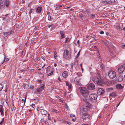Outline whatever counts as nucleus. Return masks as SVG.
<instances>
[{"label": "nucleus", "instance_id": "1", "mask_svg": "<svg viewBox=\"0 0 125 125\" xmlns=\"http://www.w3.org/2000/svg\"><path fill=\"white\" fill-rule=\"evenodd\" d=\"M79 90L81 94L85 97H87L90 93L89 91L84 87H80Z\"/></svg>", "mask_w": 125, "mask_h": 125}, {"label": "nucleus", "instance_id": "2", "mask_svg": "<svg viewBox=\"0 0 125 125\" xmlns=\"http://www.w3.org/2000/svg\"><path fill=\"white\" fill-rule=\"evenodd\" d=\"M92 80L94 83L97 84L98 85L102 86L104 84L103 80L99 79L97 77H94L92 78Z\"/></svg>", "mask_w": 125, "mask_h": 125}, {"label": "nucleus", "instance_id": "3", "mask_svg": "<svg viewBox=\"0 0 125 125\" xmlns=\"http://www.w3.org/2000/svg\"><path fill=\"white\" fill-rule=\"evenodd\" d=\"M97 95L95 93L89 95V99L92 102H95L96 101L97 97Z\"/></svg>", "mask_w": 125, "mask_h": 125}, {"label": "nucleus", "instance_id": "4", "mask_svg": "<svg viewBox=\"0 0 125 125\" xmlns=\"http://www.w3.org/2000/svg\"><path fill=\"white\" fill-rule=\"evenodd\" d=\"M9 3V0H4V1L2 0H0V5L1 6V7H4L5 5L6 7H8Z\"/></svg>", "mask_w": 125, "mask_h": 125}, {"label": "nucleus", "instance_id": "5", "mask_svg": "<svg viewBox=\"0 0 125 125\" xmlns=\"http://www.w3.org/2000/svg\"><path fill=\"white\" fill-rule=\"evenodd\" d=\"M71 55L69 52L67 50L64 51L63 54V57L66 59H68L70 58Z\"/></svg>", "mask_w": 125, "mask_h": 125}, {"label": "nucleus", "instance_id": "6", "mask_svg": "<svg viewBox=\"0 0 125 125\" xmlns=\"http://www.w3.org/2000/svg\"><path fill=\"white\" fill-rule=\"evenodd\" d=\"M108 74L110 78L113 79L115 77L116 74L114 71H110L108 73Z\"/></svg>", "mask_w": 125, "mask_h": 125}, {"label": "nucleus", "instance_id": "7", "mask_svg": "<svg viewBox=\"0 0 125 125\" xmlns=\"http://www.w3.org/2000/svg\"><path fill=\"white\" fill-rule=\"evenodd\" d=\"M90 115L87 113H84L82 116V119L85 121H87L90 119Z\"/></svg>", "mask_w": 125, "mask_h": 125}, {"label": "nucleus", "instance_id": "8", "mask_svg": "<svg viewBox=\"0 0 125 125\" xmlns=\"http://www.w3.org/2000/svg\"><path fill=\"white\" fill-rule=\"evenodd\" d=\"M46 72L47 73V74L49 76H50L53 73V71L52 69L51 68L50 66L48 67L46 70Z\"/></svg>", "mask_w": 125, "mask_h": 125}, {"label": "nucleus", "instance_id": "9", "mask_svg": "<svg viewBox=\"0 0 125 125\" xmlns=\"http://www.w3.org/2000/svg\"><path fill=\"white\" fill-rule=\"evenodd\" d=\"M125 66L123 65H121L118 69V73L119 74L123 73L125 70Z\"/></svg>", "mask_w": 125, "mask_h": 125}, {"label": "nucleus", "instance_id": "10", "mask_svg": "<svg viewBox=\"0 0 125 125\" xmlns=\"http://www.w3.org/2000/svg\"><path fill=\"white\" fill-rule=\"evenodd\" d=\"M104 92V90L102 88H98L97 91V93L99 95H102Z\"/></svg>", "mask_w": 125, "mask_h": 125}, {"label": "nucleus", "instance_id": "11", "mask_svg": "<svg viewBox=\"0 0 125 125\" xmlns=\"http://www.w3.org/2000/svg\"><path fill=\"white\" fill-rule=\"evenodd\" d=\"M95 86L94 85L93 83H91L89 84L87 86V89L90 90L94 89Z\"/></svg>", "mask_w": 125, "mask_h": 125}, {"label": "nucleus", "instance_id": "12", "mask_svg": "<svg viewBox=\"0 0 125 125\" xmlns=\"http://www.w3.org/2000/svg\"><path fill=\"white\" fill-rule=\"evenodd\" d=\"M85 15L84 11H81L79 13V16L83 21L84 20L83 17L85 16Z\"/></svg>", "mask_w": 125, "mask_h": 125}, {"label": "nucleus", "instance_id": "13", "mask_svg": "<svg viewBox=\"0 0 125 125\" xmlns=\"http://www.w3.org/2000/svg\"><path fill=\"white\" fill-rule=\"evenodd\" d=\"M123 77L120 74L116 76V80L117 81L121 82L123 80Z\"/></svg>", "mask_w": 125, "mask_h": 125}, {"label": "nucleus", "instance_id": "14", "mask_svg": "<svg viewBox=\"0 0 125 125\" xmlns=\"http://www.w3.org/2000/svg\"><path fill=\"white\" fill-rule=\"evenodd\" d=\"M80 78L78 76L75 77L74 79V81L77 84H79L80 83Z\"/></svg>", "mask_w": 125, "mask_h": 125}, {"label": "nucleus", "instance_id": "15", "mask_svg": "<svg viewBox=\"0 0 125 125\" xmlns=\"http://www.w3.org/2000/svg\"><path fill=\"white\" fill-rule=\"evenodd\" d=\"M14 32L13 31L11 30L9 31L4 32V34L5 36L7 37L11 34L13 33Z\"/></svg>", "mask_w": 125, "mask_h": 125}, {"label": "nucleus", "instance_id": "16", "mask_svg": "<svg viewBox=\"0 0 125 125\" xmlns=\"http://www.w3.org/2000/svg\"><path fill=\"white\" fill-rule=\"evenodd\" d=\"M86 110V109L85 108H84L82 107L80 108V113L81 114L83 115L84 113H86L85 112Z\"/></svg>", "mask_w": 125, "mask_h": 125}, {"label": "nucleus", "instance_id": "17", "mask_svg": "<svg viewBox=\"0 0 125 125\" xmlns=\"http://www.w3.org/2000/svg\"><path fill=\"white\" fill-rule=\"evenodd\" d=\"M66 85L68 86V88L69 89H71L72 86V84L68 82L65 81Z\"/></svg>", "mask_w": 125, "mask_h": 125}, {"label": "nucleus", "instance_id": "18", "mask_svg": "<svg viewBox=\"0 0 125 125\" xmlns=\"http://www.w3.org/2000/svg\"><path fill=\"white\" fill-rule=\"evenodd\" d=\"M62 76L64 78H66L68 76V73L66 71L64 72L62 74Z\"/></svg>", "mask_w": 125, "mask_h": 125}, {"label": "nucleus", "instance_id": "19", "mask_svg": "<svg viewBox=\"0 0 125 125\" xmlns=\"http://www.w3.org/2000/svg\"><path fill=\"white\" fill-rule=\"evenodd\" d=\"M116 87L117 89H122L123 87L121 84H118L116 85Z\"/></svg>", "mask_w": 125, "mask_h": 125}, {"label": "nucleus", "instance_id": "20", "mask_svg": "<svg viewBox=\"0 0 125 125\" xmlns=\"http://www.w3.org/2000/svg\"><path fill=\"white\" fill-rule=\"evenodd\" d=\"M41 114L43 115H44L46 114L47 113V111L43 109H42L41 111Z\"/></svg>", "mask_w": 125, "mask_h": 125}, {"label": "nucleus", "instance_id": "21", "mask_svg": "<svg viewBox=\"0 0 125 125\" xmlns=\"http://www.w3.org/2000/svg\"><path fill=\"white\" fill-rule=\"evenodd\" d=\"M42 8L41 7H39L38 8H37L36 10V12L40 13L42 10Z\"/></svg>", "mask_w": 125, "mask_h": 125}, {"label": "nucleus", "instance_id": "22", "mask_svg": "<svg viewBox=\"0 0 125 125\" xmlns=\"http://www.w3.org/2000/svg\"><path fill=\"white\" fill-rule=\"evenodd\" d=\"M60 33L61 35V39L65 38V35L63 34V31H60Z\"/></svg>", "mask_w": 125, "mask_h": 125}, {"label": "nucleus", "instance_id": "23", "mask_svg": "<svg viewBox=\"0 0 125 125\" xmlns=\"http://www.w3.org/2000/svg\"><path fill=\"white\" fill-rule=\"evenodd\" d=\"M23 87L25 89H27L29 87V85L27 84L24 83L23 85Z\"/></svg>", "mask_w": 125, "mask_h": 125}, {"label": "nucleus", "instance_id": "24", "mask_svg": "<svg viewBox=\"0 0 125 125\" xmlns=\"http://www.w3.org/2000/svg\"><path fill=\"white\" fill-rule=\"evenodd\" d=\"M116 94L115 92H113L110 94V95L112 97H115L116 96Z\"/></svg>", "mask_w": 125, "mask_h": 125}, {"label": "nucleus", "instance_id": "25", "mask_svg": "<svg viewBox=\"0 0 125 125\" xmlns=\"http://www.w3.org/2000/svg\"><path fill=\"white\" fill-rule=\"evenodd\" d=\"M35 93L37 94H39L40 92L41 91L38 89V88L36 89L35 90Z\"/></svg>", "mask_w": 125, "mask_h": 125}, {"label": "nucleus", "instance_id": "26", "mask_svg": "<svg viewBox=\"0 0 125 125\" xmlns=\"http://www.w3.org/2000/svg\"><path fill=\"white\" fill-rule=\"evenodd\" d=\"M38 89L41 92L44 89V86H41L39 88H38Z\"/></svg>", "mask_w": 125, "mask_h": 125}, {"label": "nucleus", "instance_id": "27", "mask_svg": "<svg viewBox=\"0 0 125 125\" xmlns=\"http://www.w3.org/2000/svg\"><path fill=\"white\" fill-rule=\"evenodd\" d=\"M26 99V97L25 98L24 100V99H22L21 100V103H23V105H24L25 104Z\"/></svg>", "mask_w": 125, "mask_h": 125}, {"label": "nucleus", "instance_id": "28", "mask_svg": "<svg viewBox=\"0 0 125 125\" xmlns=\"http://www.w3.org/2000/svg\"><path fill=\"white\" fill-rule=\"evenodd\" d=\"M80 51L78 52V54H77V55L75 57V59L76 60V59H77L78 57H79V56L80 55Z\"/></svg>", "mask_w": 125, "mask_h": 125}, {"label": "nucleus", "instance_id": "29", "mask_svg": "<svg viewBox=\"0 0 125 125\" xmlns=\"http://www.w3.org/2000/svg\"><path fill=\"white\" fill-rule=\"evenodd\" d=\"M102 5L103 6H104L105 5L108 4L107 3V1H103L102 2Z\"/></svg>", "mask_w": 125, "mask_h": 125}, {"label": "nucleus", "instance_id": "30", "mask_svg": "<svg viewBox=\"0 0 125 125\" xmlns=\"http://www.w3.org/2000/svg\"><path fill=\"white\" fill-rule=\"evenodd\" d=\"M87 105L88 107L89 108H92V105L90 103H87Z\"/></svg>", "mask_w": 125, "mask_h": 125}, {"label": "nucleus", "instance_id": "31", "mask_svg": "<svg viewBox=\"0 0 125 125\" xmlns=\"http://www.w3.org/2000/svg\"><path fill=\"white\" fill-rule=\"evenodd\" d=\"M34 10V9H31L29 11V15H30L31 13Z\"/></svg>", "mask_w": 125, "mask_h": 125}, {"label": "nucleus", "instance_id": "32", "mask_svg": "<svg viewBox=\"0 0 125 125\" xmlns=\"http://www.w3.org/2000/svg\"><path fill=\"white\" fill-rule=\"evenodd\" d=\"M48 20L49 21H52L53 19V18H52L51 16L50 15H49L48 17Z\"/></svg>", "mask_w": 125, "mask_h": 125}, {"label": "nucleus", "instance_id": "33", "mask_svg": "<svg viewBox=\"0 0 125 125\" xmlns=\"http://www.w3.org/2000/svg\"><path fill=\"white\" fill-rule=\"evenodd\" d=\"M113 90V88L112 87L108 88L107 90V91H110Z\"/></svg>", "mask_w": 125, "mask_h": 125}, {"label": "nucleus", "instance_id": "34", "mask_svg": "<svg viewBox=\"0 0 125 125\" xmlns=\"http://www.w3.org/2000/svg\"><path fill=\"white\" fill-rule=\"evenodd\" d=\"M3 88V87L2 85L1 84H0V91L2 90Z\"/></svg>", "mask_w": 125, "mask_h": 125}, {"label": "nucleus", "instance_id": "35", "mask_svg": "<svg viewBox=\"0 0 125 125\" xmlns=\"http://www.w3.org/2000/svg\"><path fill=\"white\" fill-rule=\"evenodd\" d=\"M3 109H2L1 108H0V112H1V115H2V114H3Z\"/></svg>", "mask_w": 125, "mask_h": 125}, {"label": "nucleus", "instance_id": "36", "mask_svg": "<svg viewBox=\"0 0 125 125\" xmlns=\"http://www.w3.org/2000/svg\"><path fill=\"white\" fill-rule=\"evenodd\" d=\"M65 108L66 109H67L68 110H70V109H69V107L68 106L67 104H66L65 105Z\"/></svg>", "mask_w": 125, "mask_h": 125}, {"label": "nucleus", "instance_id": "37", "mask_svg": "<svg viewBox=\"0 0 125 125\" xmlns=\"http://www.w3.org/2000/svg\"><path fill=\"white\" fill-rule=\"evenodd\" d=\"M5 101H6V103L7 104L8 103V102H9L8 100V98H7V96H6V97Z\"/></svg>", "mask_w": 125, "mask_h": 125}, {"label": "nucleus", "instance_id": "38", "mask_svg": "<svg viewBox=\"0 0 125 125\" xmlns=\"http://www.w3.org/2000/svg\"><path fill=\"white\" fill-rule=\"evenodd\" d=\"M4 120V118H3L2 119V121L0 122V125H1L3 123V122Z\"/></svg>", "mask_w": 125, "mask_h": 125}, {"label": "nucleus", "instance_id": "39", "mask_svg": "<svg viewBox=\"0 0 125 125\" xmlns=\"http://www.w3.org/2000/svg\"><path fill=\"white\" fill-rule=\"evenodd\" d=\"M78 61L76 60L75 61V64L76 65H77L78 63Z\"/></svg>", "mask_w": 125, "mask_h": 125}, {"label": "nucleus", "instance_id": "40", "mask_svg": "<svg viewBox=\"0 0 125 125\" xmlns=\"http://www.w3.org/2000/svg\"><path fill=\"white\" fill-rule=\"evenodd\" d=\"M66 38V40L65 41V43H66L68 42V40L69 39V38H68V37H67V38Z\"/></svg>", "mask_w": 125, "mask_h": 125}, {"label": "nucleus", "instance_id": "41", "mask_svg": "<svg viewBox=\"0 0 125 125\" xmlns=\"http://www.w3.org/2000/svg\"><path fill=\"white\" fill-rule=\"evenodd\" d=\"M91 17L92 18H94L95 17V15L94 14H91Z\"/></svg>", "mask_w": 125, "mask_h": 125}, {"label": "nucleus", "instance_id": "42", "mask_svg": "<svg viewBox=\"0 0 125 125\" xmlns=\"http://www.w3.org/2000/svg\"><path fill=\"white\" fill-rule=\"evenodd\" d=\"M76 74L78 76L79 75L80 76L81 75V74L80 73H77Z\"/></svg>", "mask_w": 125, "mask_h": 125}, {"label": "nucleus", "instance_id": "43", "mask_svg": "<svg viewBox=\"0 0 125 125\" xmlns=\"http://www.w3.org/2000/svg\"><path fill=\"white\" fill-rule=\"evenodd\" d=\"M111 2L112 3H115V0H111Z\"/></svg>", "mask_w": 125, "mask_h": 125}, {"label": "nucleus", "instance_id": "44", "mask_svg": "<svg viewBox=\"0 0 125 125\" xmlns=\"http://www.w3.org/2000/svg\"><path fill=\"white\" fill-rule=\"evenodd\" d=\"M108 44H109L111 45V46L112 47L113 46L112 44V43H111V42H109Z\"/></svg>", "mask_w": 125, "mask_h": 125}, {"label": "nucleus", "instance_id": "45", "mask_svg": "<svg viewBox=\"0 0 125 125\" xmlns=\"http://www.w3.org/2000/svg\"><path fill=\"white\" fill-rule=\"evenodd\" d=\"M70 116L71 117H75V115H74L73 114H72L70 115Z\"/></svg>", "mask_w": 125, "mask_h": 125}, {"label": "nucleus", "instance_id": "46", "mask_svg": "<svg viewBox=\"0 0 125 125\" xmlns=\"http://www.w3.org/2000/svg\"><path fill=\"white\" fill-rule=\"evenodd\" d=\"M12 105L14 106V104H13ZM14 106H13L12 105L11 106V110L12 111L14 109Z\"/></svg>", "mask_w": 125, "mask_h": 125}, {"label": "nucleus", "instance_id": "47", "mask_svg": "<svg viewBox=\"0 0 125 125\" xmlns=\"http://www.w3.org/2000/svg\"><path fill=\"white\" fill-rule=\"evenodd\" d=\"M71 68L72 69L73 67V63H71Z\"/></svg>", "mask_w": 125, "mask_h": 125}, {"label": "nucleus", "instance_id": "48", "mask_svg": "<svg viewBox=\"0 0 125 125\" xmlns=\"http://www.w3.org/2000/svg\"><path fill=\"white\" fill-rule=\"evenodd\" d=\"M104 32L103 31H101L100 32V33L101 34H104Z\"/></svg>", "mask_w": 125, "mask_h": 125}, {"label": "nucleus", "instance_id": "49", "mask_svg": "<svg viewBox=\"0 0 125 125\" xmlns=\"http://www.w3.org/2000/svg\"><path fill=\"white\" fill-rule=\"evenodd\" d=\"M53 24H52L49 25L48 26V27L49 28L50 27H51L53 26Z\"/></svg>", "mask_w": 125, "mask_h": 125}, {"label": "nucleus", "instance_id": "50", "mask_svg": "<svg viewBox=\"0 0 125 125\" xmlns=\"http://www.w3.org/2000/svg\"><path fill=\"white\" fill-rule=\"evenodd\" d=\"M54 58L55 59H56L57 58V55H54Z\"/></svg>", "mask_w": 125, "mask_h": 125}, {"label": "nucleus", "instance_id": "51", "mask_svg": "<svg viewBox=\"0 0 125 125\" xmlns=\"http://www.w3.org/2000/svg\"><path fill=\"white\" fill-rule=\"evenodd\" d=\"M58 111L57 110H54L53 111V112L55 113H58Z\"/></svg>", "mask_w": 125, "mask_h": 125}, {"label": "nucleus", "instance_id": "52", "mask_svg": "<svg viewBox=\"0 0 125 125\" xmlns=\"http://www.w3.org/2000/svg\"><path fill=\"white\" fill-rule=\"evenodd\" d=\"M38 28H39V27H35V28L34 30H36L37 29H38Z\"/></svg>", "mask_w": 125, "mask_h": 125}, {"label": "nucleus", "instance_id": "53", "mask_svg": "<svg viewBox=\"0 0 125 125\" xmlns=\"http://www.w3.org/2000/svg\"><path fill=\"white\" fill-rule=\"evenodd\" d=\"M35 40V39L34 38L32 39L31 40V42H33Z\"/></svg>", "mask_w": 125, "mask_h": 125}, {"label": "nucleus", "instance_id": "54", "mask_svg": "<svg viewBox=\"0 0 125 125\" xmlns=\"http://www.w3.org/2000/svg\"><path fill=\"white\" fill-rule=\"evenodd\" d=\"M34 87L33 86L31 87V88L32 89H34Z\"/></svg>", "mask_w": 125, "mask_h": 125}, {"label": "nucleus", "instance_id": "55", "mask_svg": "<svg viewBox=\"0 0 125 125\" xmlns=\"http://www.w3.org/2000/svg\"><path fill=\"white\" fill-rule=\"evenodd\" d=\"M72 120L73 121H75L76 120V118H73L72 119Z\"/></svg>", "mask_w": 125, "mask_h": 125}, {"label": "nucleus", "instance_id": "56", "mask_svg": "<svg viewBox=\"0 0 125 125\" xmlns=\"http://www.w3.org/2000/svg\"><path fill=\"white\" fill-rule=\"evenodd\" d=\"M107 3L108 4H110V1L109 0L107 1Z\"/></svg>", "mask_w": 125, "mask_h": 125}, {"label": "nucleus", "instance_id": "57", "mask_svg": "<svg viewBox=\"0 0 125 125\" xmlns=\"http://www.w3.org/2000/svg\"><path fill=\"white\" fill-rule=\"evenodd\" d=\"M25 71V70H20L21 72H24Z\"/></svg>", "mask_w": 125, "mask_h": 125}, {"label": "nucleus", "instance_id": "58", "mask_svg": "<svg viewBox=\"0 0 125 125\" xmlns=\"http://www.w3.org/2000/svg\"><path fill=\"white\" fill-rule=\"evenodd\" d=\"M41 122H43L44 121V120L43 119H41Z\"/></svg>", "mask_w": 125, "mask_h": 125}, {"label": "nucleus", "instance_id": "59", "mask_svg": "<svg viewBox=\"0 0 125 125\" xmlns=\"http://www.w3.org/2000/svg\"><path fill=\"white\" fill-rule=\"evenodd\" d=\"M104 66V65L103 64H102L101 65V67L102 69H103Z\"/></svg>", "mask_w": 125, "mask_h": 125}, {"label": "nucleus", "instance_id": "60", "mask_svg": "<svg viewBox=\"0 0 125 125\" xmlns=\"http://www.w3.org/2000/svg\"><path fill=\"white\" fill-rule=\"evenodd\" d=\"M56 54H57V52H56V51H55L54 52V55H56Z\"/></svg>", "mask_w": 125, "mask_h": 125}, {"label": "nucleus", "instance_id": "61", "mask_svg": "<svg viewBox=\"0 0 125 125\" xmlns=\"http://www.w3.org/2000/svg\"><path fill=\"white\" fill-rule=\"evenodd\" d=\"M34 61L35 62H36L37 61V59H35L34 60Z\"/></svg>", "mask_w": 125, "mask_h": 125}, {"label": "nucleus", "instance_id": "62", "mask_svg": "<svg viewBox=\"0 0 125 125\" xmlns=\"http://www.w3.org/2000/svg\"><path fill=\"white\" fill-rule=\"evenodd\" d=\"M66 123L69 125H70V124H71V123H70L68 122H66Z\"/></svg>", "mask_w": 125, "mask_h": 125}, {"label": "nucleus", "instance_id": "63", "mask_svg": "<svg viewBox=\"0 0 125 125\" xmlns=\"http://www.w3.org/2000/svg\"><path fill=\"white\" fill-rule=\"evenodd\" d=\"M31 72H33L34 71V70L33 69H31L30 70Z\"/></svg>", "mask_w": 125, "mask_h": 125}, {"label": "nucleus", "instance_id": "64", "mask_svg": "<svg viewBox=\"0 0 125 125\" xmlns=\"http://www.w3.org/2000/svg\"><path fill=\"white\" fill-rule=\"evenodd\" d=\"M122 47V48H124V47H125V44L123 45V46Z\"/></svg>", "mask_w": 125, "mask_h": 125}]
</instances>
